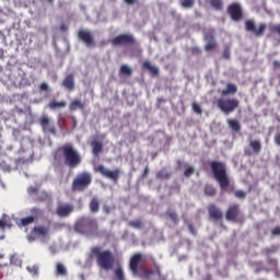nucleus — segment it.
Returning <instances> with one entry per match:
<instances>
[{
	"instance_id": "4468645a",
	"label": "nucleus",
	"mask_w": 280,
	"mask_h": 280,
	"mask_svg": "<svg viewBox=\"0 0 280 280\" xmlns=\"http://www.w3.org/2000/svg\"><path fill=\"white\" fill-rule=\"evenodd\" d=\"M241 214L240 203H231L226 209L225 217L228 221H237Z\"/></svg>"
},
{
	"instance_id": "cd10ccee",
	"label": "nucleus",
	"mask_w": 280,
	"mask_h": 280,
	"mask_svg": "<svg viewBox=\"0 0 280 280\" xmlns=\"http://www.w3.org/2000/svg\"><path fill=\"white\" fill-rule=\"evenodd\" d=\"M249 147L252 148L254 153H260L262 149L261 140L260 139L249 140Z\"/></svg>"
},
{
	"instance_id": "864d4df0",
	"label": "nucleus",
	"mask_w": 280,
	"mask_h": 280,
	"mask_svg": "<svg viewBox=\"0 0 280 280\" xmlns=\"http://www.w3.org/2000/svg\"><path fill=\"white\" fill-rule=\"evenodd\" d=\"M275 142H276V144H279V145H280V133H276V136H275Z\"/></svg>"
},
{
	"instance_id": "2eb2a0df",
	"label": "nucleus",
	"mask_w": 280,
	"mask_h": 280,
	"mask_svg": "<svg viewBox=\"0 0 280 280\" xmlns=\"http://www.w3.org/2000/svg\"><path fill=\"white\" fill-rule=\"evenodd\" d=\"M78 37L81 39L86 46H95V39L91 31L80 30L78 32Z\"/></svg>"
},
{
	"instance_id": "5fc2aeb1",
	"label": "nucleus",
	"mask_w": 280,
	"mask_h": 280,
	"mask_svg": "<svg viewBox=\"0 0 280 280\" xmlns=\"http://www.w3.org/2000/svg\"><path fill=\"white\" fill-rule=\"evenodd\" d=\"M149 173H150V168H149V166H145V168L142 173L143 177H147L149 175Z\"/></svg>"
},
{
	"instance_id": "6e6552de",
	"label": "nucleus",
	"mask_w": 280,
	"mask_h": 280,
	"mask_svg": "<svg viewBox=\"0 0 280 280\" xmlns=\"http://www.w3.org/2000/svg\"><path fill=\"white\" fill-rule=\"evenodd\" d=\"M266 28L267 24L265 23L259 24L257 28L255 20H246L245 22V30L253 33L255 37H262L266 33Z\"/></svg>"
},
{
	"instance_id": "c85d7f7f",
	"label": "nucleus",
	"mask_w": 280,
	"mask_h": 280,
	"mask_svg": "<svg viewBox=\"0 0 280 280\" xmlns=\"http://www.w3.org/2000/svg\"><path fill=\"white\" fill-rule=\"evenodd\" d=\"M237 92V85L235 83H228V86L225 90H222L221 94L222 96H228V94H236Z\"/></svg>"
},
{
	"instance_id": "20e7f679",
	"label": "nucleus",
	"mask_w": 280,
	"mask_h": 280,
	"mask_svg": "<svg viewBox=\"0 0 280 280\" xmlns=\"http://www.w3.org/2000/svg\"><path fill=\"white\" fill-rule=\"evenodd\" d=\"M74 230L81 234H98V223L92 217H80L74 223Z\"/></svg>"
},
{
	"instance_id": "0eeeda50",
	"label": "nucleus",
	"mask_w": 280,
	"mask_h": 280,
	"mask_svg": "<svg viewBox=\"0 0 280 280\" xmlns=\"http://www.w3.org/2000/svg\"><path fill=\"white\" fill-rule=\"evenodd\" d=\"M217 106L221 112L229 115L240 107V101L238 98H225L222 94L217 101Z\"/></svg>"
},
{
	"instance_id": "7c9ffc66",
	"label": "nucleus",
	"mask_w": 280,
	"mask_h": 280,
	"mask_svg": "<svg viewBox=\"0 0 280 280\" xmlns=\"http://www.w3.org/2000/svg\"><path fill=\"white\" fill-rule=\"evenodd\" d=\"M67 103L66 101H50L48 103V107H50V109H58V108H61V107H66Z\"/></svg>"
},
{
	"instance_id": "13d9d810",
	"label": "nucleus",
	"mask_w": 280,
	"mask_h": 280,
	"mask_svg": "<svg viewBox=\"0 0 280 280\" xmlns=\"http://www.w3.org/2000/svg\"><path fill=\"white\" fill-rule=\"evenodd\" d=\"M125 2L127 4H135L137 2V0H125Z\"/></svg>"
},
{
	"instance_id": "ddd939ff",
	"label": "nucleus",
	"mask_w": 280,
	"mask_h": 280,
	"mask_svg": "<svg viewBox=\"0 0 280 280\" xmlns=\"http://www.w3.org/2000/svg\"><path fill=\"white\" fill-rule=\"evenodd\" d=\"M39 125L42 126V129L45 133H52L56 136L57 129L55 125H52L48 114H43L39 116Z\"/></svg>"
},
{
	"instance_id": "de8ad7c7",
	"label": "nucleus",
	"mask_w": 280,
	"mask_h": 280,
	"mask_svg": "<svg viewBox=\"0 0 280 280\" xmlns=\"http://www.w3.org/2000/svg\"><path fill=\"white\" fill-rule=\"evenodd\" d=\"M230 57H231L230 49H229V48H225L224 51H223V58H224V59H230Z\"/></svg>"
},
{
	"instance_id": "423d86ee",
	"label": "nucleus",
	"mask_w": 280,
	"mask_h": 280,
	"mask_svg": "<svg viewBox=\"0 0 280 280\" xmlns=\"http://www.w3.org/2000/svg\"><path fill=\"white\" fill-rule=\"evenodd\" d=\"M92 180V173H89V171H82V173H78L73 178L71 189L79 191L85 190V188H89V186H91Z\"/></svg>"
},
{
	"instance_id": "dca6fc26",
	"label": "nucleus",
	"mask_w": 280,
	"mask_h": 280,
	"mask_svg": "<svg viewBox=\"0 0 280 280\" xmlns=\"http://www.w3.org/2000/svg\"><path fill=\"white\" fill-rule=\"evenodd\" d=\"M205 39L207 42V44L205 46L207 51L214 50L217 48L218 44L215 42V33H214V31H208L205 34Z\"/></svg>"
},
{
	"instance_id": "b1692460",
	"label": "nucleus",
	"mask_w": 280,
	"mask_h": 280,
	"mask_svg": "<svg viewBox=\"0 0 280 280\" xmlns=\"http://www.w3.org/2000/svg\"><path fill=\"white\" fill-rule=\"evenodd\" d=\"M84 107H85V103H82V101H80V98H74L69 104L70 112H75L78 108L79 109H84Z\"/></svg>"
},
{
	"instance_id": "79ce46f5",
	"label": "nucleus",
	"mask_w": 280,
	"mask_h": 280,
	"mask_svg": "<svg viewBox=\"0 0 280 280\" xmlns=\"http://www.w3.org/2000/svg\"><path fill=\"white\" fill-rule=\"evenodd\" d=\"M192 173H195L194 166H187V168H185L184 175H185L186 177H190V175H192Z\"/></svg>"
},
{
	"instance_id": "412c9836",
	"label": "nucleus",
	"mask_w": 280,
	"mask_h": 280,
	"mask_svg": "<svg viewBox=\"0 0 280 280\" xmlns=\"http://www.w3.org/2000/svg\"><path fill=\"white\" fill-rule=\"evenodd\" d=\"M34 222H36V217L34 215H30V217H24L22 219H20L16 224L18 226H24L25 229H27V226H30V224H34Z\"/></svg>"
},
{
	"instance_id": "5701e85b",
	"label": "nucleus",
	"mask_w": 280,
	"mask_h": 280,
	"mask_svg": "<svg viewBox=\"0 0 280 280\" xmlns=\"http://www.w3.org/2000/svg\"><path fill=\"white\" fill-rule=\"evenodd\" d=\"M37 199L39 201H45L46 203H50L52 200V197L50 192H47V190H38L37 188Z\"/></svg>"
},
{
	"instance_id": "a19ab883",
	"label": "nucleus",
	"mask_w": 280,
	"mask_h": 280,
	"mask_svg": "<svg viewBox=\"0 0 280 280\" xmlns=\"http://www.w3.org/2000/svg\"><path fill=\"white\" fill-rule=\"evenodd\" d=\"M269 31L273 34L280 35V24H270Z\"/></svg>"
},
{
	"instance_id": "a211bd4d",
	"label": "nucleus",
	"mask_w": 280,
	"mask_h": 280,
	"mask_svg": "<svg viewBox=\"0 0 280 280\" xmlns=\"http://www.w3.org/2000/svg\"><path fill=\"white\" fill-rule=\"evenodd\" d=\"M147 280H166L161 271V267H154V269H147Z\"/></svg>"
},
{
	"instance_id": "4be33fe9",
	"label": "nucleus",
	"mask_w": 280,
	"mask_h": 280,
	"mask_svg": "<svg viewBox=\"0 0 280 280\" xmlns=\"http://www.w3.org/2000/svg\"><path fill=\"white\" fill-rule=\"evenodd\" d=\"M56 277H68V269L63 262H57L55 267Z\"/></svg>"
},
{
	"instance_id": "a18cd8bd",
	"label": "nucleus",
	"mask_w": 280,
	"mask_h": 280,
	"mask_svg": "<svg viewBox=\"0 0 280 280\" xmlns=\"http://www.w3.org/2000/svg\"><path fill=\"white\" fill-rule=\"evenodd\" d=\"M39 90H40L42 92H50V88H49L48 83H42V84L39 85Z\"/></svg>"
},
{
	"instance_id": "aec40b11",
	"label": "nucleus",
	"mask_w": 280,
	"mask_h": 280,
	"mask_svg": "<svg viewBox=\"0 0 280 280\" xmlns=\"http://www.w3.org/2000/svg\"><path fill=\"white\" fill-rule=\"evenodd\" d=\"M62 86L68 90V92H73L75 89V78L74 74H67L62 80Z\"/></svg>"
},
{
	"instance_id": "052dcab7",
	"label": "nucleus",
	"mask_w": 280,
	"mask_h": 280,
	"mask_svg": "<svg viewBox=\"0 0 280 280\" xmlns=\"http://www.w3.org/2000/svg\"><path fill=\"white\" fill-rule=\"evenodd\" d=\"M158 103H159V104L165 103V98H163V96L159 97V98H158Z\"/></svg>"
},
{
	"instance_id": "603ef678",
	"label": "nucleus",
	"mask_w": 280,
	"mask_h": 280,
	"mask_svg": "<svg viewBox=\"0 0 280 280\" xmlns=\"http://www.w3.org/2000/svg\"><path fill=\"white\" fill-rule=\"evenodd\" d=\"M272 234L273 235L280 234V225H276V228H273Z\"/></svg>"
},
{
	"instance_id": "6ab92c4d",
	"label": "nucleus",
	"mask_w": 280,
	"mask_h": 280,
	"mask_svg": "<svg viewBox=\"0 0 280 280\" xmlns=\"http://www.w3.org/2000/svg\"><path fill=\"white\" fill-rule=\"evenodd\" d=\"M50 225H37V238L46 243L49 238Z\"/></svg>"
},
{
	"instance_id": "bf43d9fd",
	"label": "nucleus",
	"mask_w": 280,
	"mask_h": 280,
	"mask_svg": "<svg viewBox=\"0 0 280 280\" xmlns=\"http://www.w3.org/2000/svg\"><path fill=\"white\" fill-rule=\"evenodd\" d=\"M273 68H280V61L278 60L273 61Z\"/></svg>"
},
{
	"instance_id": "49530a36",
	"label": "nucleus",
	"mask_w": 280,
	"mask_h": 280,
	"mask_svg": "<svg viewBox=\"0 0 280 280\" xmlns=\"http://www.w3.org/2000/svg\"><path fill=\"white\" fill-rule=\"evenodd\" d=\"M27 194H28V196H34V194H36V187H34V186L28 187Z\"/></svg>"
},
{
	"instance_id": "c9c22d12",
	"label": "nucleus",
	"mask_w": 280,
	"mask_h": 280,
	"mask_svg": "<svg viewBox=\"0 0 280 280\" xmlns=\"http://www.w3.org/2000/svg\"><path fill=\"white\" fill-rule=\"evenodd\" d=\"M119 72H120V74H126L127 77H131L132 68H129V66H127V65H122V66H120Z\"/></svg>"
},
{
	"instance_id": "f8f14e48",
	"label": "nucleus",
	"mask_w": 280,
	"mask_h": 280,
	"mask_svg": "<svg viewBox=\"0 0 280 280\" xmlns=\"http://www.w3.org/2000/svg\"><path fill=\"white\" fill-rule=\"evenodd\" d=\"M228 13L234 22H240L243 19L242 4L240 2H232L228 7Z\"/></svg>"
},
{
	"instance_id": "6e6d98bb",
	"label": "nucleus",
	"mask_w": 280,
	"mask_h": 280,
	"mask_svg": "<svg viewBox=\"0 0 280 280\" xmlns=\"http://www.w3.org/2000/svg\"><path fill=\"white\" fill-rule=\"evenodd\" d=\"M39 2H42L43 4H46L48 2V4H54L55 0H39Z\"/></svg>"
},
{
	"instance_id": "7ed1b4c3",
	"label": "nucleus",
	"mask_w": 280,
	"mask_h": 280,
	"mask_svg": "<svg viewBox=\"0 0 280 280\" xmlns=\"http://www.w3.org/2000/svg\"><path fill=\"white\" fill-rule=\"evenodd\" d=\"M209 165L211 166L214 178L220 184L221 188H229L230 177L228 175L226 164L224 162H221L220 160H212L211 162H209Z\"/></svg>"
},
{
	"instance_id": "e2e57ef3",
	"label": "nucleus",
	"mask_w": 280,
	"mask_h": 280,
	"mask_svg": "<svg viewBox=\"0 0 280 280\" xmlns=\"http://www.w3.org/2000/svg\"><path fill=\"white\" fill-rule=\"evenodd\" d=\"M0 58H3V49L0 48Z\"/></svg>"
},
{
	"instance_id": "e433bc0d",
	"label": "nucleus",
	"mask_w": 280,
	"mask_h": 280,
	"mask_svg": "<svg viewBox=\"0 0 280 280\" xmlns=\"http://www.w3.org/2000/svg\"><path fill=\"white\" fill-rule=\"evenodd\" d=\"M156 176L160 177V179H168V177H171V173L167 171V168H161Z\"/></svg>"
},
{
	"instance_id": "4c0bfd02",
	"label": "nucleus",
	"mask_w": 280,
	"mask_h": 280,
	"mask_svg": "<svg viewBox=\"0 0 280 280\" xmlns=\"http://www.w3.org/2000/svg\"><path fill=\"white\" fill-rule=\"evenodd\" d=\"M217 192V189L214 188V186H211L210 184H208L207 186H205V194L209 195L210 197H213Z\"/></svg>"
},
{
	"instance_id": "f03ea898",
	"label": "nucleus",
	"mask_w": 280,
	"mask_h": 280,
	"mask_svg": "<svg viewBox=\"0 0 280 280\" xmlns=\"http://www.w3.org/2000/svg\"><path fill=\"white\" fill-rule=\"evenodd\" d=\"M90 259L96 258V264L102 270H113L115 266V256L110 249H102L100 245H94L90 249Z\"/></svg>"
},
{
	"instance_id": "c03bdc74",
	"label": "nucleus",
	"mask_w": 280,
	"mask_h": 280,
	"mask_svg": "<svg viewBox=\"0 0 280 280\" xmlns=\"http://www.w3.org/2000/svg\"><path fill=\"white\" fill-rule=\"evenodd\" d=\"M234 195L238 197V199H244L246 197L245 190H236Z\"/></svg>"
},
{
	"instance_id": "c756f323",
	"label": "nucleus",
	"mask_w": 280,
	"mask_h": 280,
	"mask_svg": "<svg viewBox=\"0 0 280 280\" xmlns=\"http://www.w3.org/2000/svg\"><path fill=\"white\" fill-rule=\"evenodd\" d=\"M228 125L233 131H241L242 125L235 118H228Z\"/></svg>"
},
{
	"instance_id": "680f3d73",
	"label": "nucleus",
	"mask_w": 280,
	"mask_h": 280,
	"mask_svg": "<svg viewBox=\"0 0 280 280\" xmlns=\"http://www.w3.org/2000/svg\"><path fill=\"white\" fill-rule=\"evenodd\" d=\"M105 212H110V208L108 206H104Z\"/></svg>"
},
{
	"instance_id": "3c124183",
	"label": "nucleus",
	"mask_w": 280,
	"mask_h": 280,
	"mask_svg": "<svg viewBox=\"0 0 280 280\" xmlns=\"http://www.w3.org/2000/svg\"><path fill=\"white\" fill-rule=\"evenodd\" d=\"M26 270H28V272H31V275H36V266L31 267H26Z\"/></svg>"
},
{
	"instance_id": "58836bf2",
	"label": "nucleus",
	"mask_w": 280,
	"mask_h": 280,
	"mask_svg": "<svg viewBox=\"0 0 280 280\" xmlns=\"http://www.w3.org/2000/svg\"><path fill=\"white\" fill-rule=\"evenodd\" d=\"M180 4L184 9H191L195 4V0H180Z\"/></svg>"
},
{
	"instance_id": "8fccbe9b",
	"label": "nucleus",
	"mask_w": 280,
	"mask_h": 280,
	"mask_svg": "<svg viewBox=\"0 0 280 280\" xmlns=\"http://www.w3.org/2000/svg\"><path fill=\"white\" fill-rule=\"evenodd\" d=\"M8 226V222L3 219L0 220V229L3 231Z\"/></svg>"
},
{
	"instance_id": "f3484780",
	"label": "nucleus",
	"mask_w": 280,
	"mask_h": 280,
	"mask_svg": "<svg viewBox=\"0 0 280 280\" xmlns=\"http://www.w3.org/2000/svg\"><path fill=\"white\" fill-rule=\"evenodd\" d=\"M208 214L209 217H211V219H214L215 221H220L221 219H223V212L221 208L215 206V203H210L208 206Z\"/></svg>"
},
{
	"instance_id": "37998d69",
	"label": "nucleus",
	"mask_w": 280,
	"mask_h": 280,
	"mask_svg": "<svg viewBox=\"0 0 280 280\" xmlns=\"http://www.w3.org/2000/svg\"><path fill=\"white\" fill-rule=\"evenodd\" d=\"M192 109L196 114H202V109L198 103H192Z\"/></svg>"
},
{
	"instance_id": "09e8293b",
	"label": "nucleus",
	"mask_w": 280,
	"mask_h": 280,
	"mask_svg": "<svg viewBox=\"0 0 280 280\" xmlns=\"http://www.w3.org/2000/svg\"><path fill=\"white\" fill-rule=\"evenodd\" d=\"M188 229H189V232H191V234H197V230L192 223L188 224Z\"/></svg>"
},
{
	"instance_id": "f704fd0d",
	"label": "nucleus",
	"mask_w": 280,
	"mask_h": 280,
	"mask_svg": "<svg viewBox=\"0 0 280 280\" xmlns=\"http://www.w3.org/2000/svg\"><path fill=\"white\" fill-rule=\"evenodd\" d=\"M167 217L173 221V223L177 224L179 223L178 214L175 212V210H167L166 211Z\"/></svg>"
},
{
	"instance_id": "bb28decb",
	"label": "nucleus",
	"mask_w": 280,
	"mask_h": 280,
	"mask_svg": "<svg viewBox=\"0 0 280 280\" xmlns=\"http://www.w3.org/2000/svg\"><path fill=\"white\" fill-rule=\"evenodd\" d=\"M89 208H90L91 212L100 211L101 201H100L98 197H92V199L90 200V203H89Z\"/></svg>"
},
{
	"instance_id": "39448f33",
	"label": "nucleus",
	"mask_w": 280,
	"mask_h": 280,
	"mask_svg": "<svg viewBox=\"0 0 280 280\" xmlns=\"http://www.w3.org/2000/svg\"><path fill=\"white\" fill-rule=\"evenodd\" d=\"M143 259V254L137 252L133 254L129 260V270L133 275V277H139V279L148 280V269L142 267L141 261Z\"/></svg>"
},
{
	"instance_id": "4d7b16f0",
	"label": "nucleus",
	"mask_w": 280,
	"mask_h": 280,
	"mask_svg": "<svg viewBox=\"0 0 280 280\" xmlns=\"http://www.w3.org/2000/svg\"><path fill=\"white\" fill-rule=\"evenodd\" d=\"M60 31H62V32L68 31L67 24H61V25H60Z\"/></svg>"
},
{
	"instance_id": "ea45409f",
	"label": "nucleus",
	"mask_w": 280,
	"mask_h": 280,
	"mask_svg": "<svg viewBox=\"0 0 280 280\" xmlns=\"http://www.w3.org/2000/svg\"><path fill=\"white\" fill-rule=\"evenodd\" d=\"M129 225L140 229L142 228L143 222L141 221V219H133L132 221H129Z\"/></svg>"
},
{
	"instance_id": "338daca9",
	"label": "nucleus",
	"mask_w": 280,
	"mask_h": 280,
	"mask_svg": "<svg viewBox=\"0 0 280 280\" xmlns=\"http://www.w3.org/2000/svg\"><path fill=\"white\" fill-rule=\"evenodd\" d=\"M207 280H211V276H209V277L207 278Z\"/></svg>"
},
{
	"instance_id": "393cba45",
	"label": "nucleus",
	"mask_w": 280,
	"mask_h": 280,
	"mask_svg": "<svg viewBox=\"0 0 280 280\" xmlns=\"http://www.w3.org/2000/svg\"><path fill=\"white\" fill-rule=\"evenodd\" d=\"M142 67L145 68V70H149V72H151V74H153L154 77H159V68L156 66H152L150 61H143Z\"/></svg>"
},
{
	"instance_id": "1a4fd4ad",
	"label": "nucleus",
	"mask_w": 280,
	"mask_h": 280,
	"mask_svg": "<svg viewBox=\"0 0 280 280\" xmlns=\"http://www.w3.org/2000/svg\"><path fill=\"white\" fill-rule=\"evenodd\" d=\"M95 171H97L98 173H102V175H104V177H108L109 179H113V182H118V179L121 175L120 168H114V171H112L110 168H106V166H104V164H98L95 167Z\"/></svg>"
},
{
	"instance_id": "a878e982",
	"label": "nucleus",
	"mask_w": 280,
	"mask_h": 280,
	"mask_svg": "<svg viewBox=\"0 0 280 280\" xmlns=\"http://www.w3.org/2000/svg\"><path fill=\"white\" fill-rule=\"evenodd\" d=\"M91 147L93 149V154L94 155H100V153L103 152V142H100L98 140H92L91 141Z\"/></svg>"
},
{
	"instance_id": "473e14b6",
	"label": "nucleus",
	"mask_w": 280,
	"mask_h": 280,
	"mask_svg": "<svg viewBox=\"0 0 280 280\" xmlns=\"http://www.w3.org/2000/svg\"><path fill=\"white\" fill-rule=\"evenodd\" d=\"M26 240L27 242H36V225H34L32 229H31V232H27L26 230Z\"/></svg>"
},
{
	"instance_id": "69168bd1",
	"label": "nucleus",
	"mask_w": 280,
	"mask_h": 280,
	"mask_svg": "<svg viewBox=\"0 0 280 280\" xmlns=\"http://www.w3.org/2000/svg\"><path fill=\"white\" fill-rule=\"evenodd\" d=\"M0 259H3V255L0 254Z\"/></svg>"
},
{
	"instance_id": "2f4dec72",
	"label": "nucleus",
	"mask_w": 280,
	"mask_h": 280,
	"mask_svg": "<svg viewBox=\"0 0 280 280\" xmlns=\"http://www.w3.org/2000/svg\"><path fill=\"white\" fill-rule=\"evenodd\" d=\"M210 5L215 9V11H222L223 10V0H209Z\"/></svg>"
},
{
	"instance_id": "72a5a7b5",
	"label": "nucleus",
	"mask_w": 280,
	"mask_h": 280,
	"mask_svg": "<svg viewBox=\"0 0 280 280\" xmlns=\"http://www.w3.org/2000/svg\"><path fill=\"white\" fill-rule=\"evenodd\" d=\"M115 279L116 280H126L124 267H116V269H115Z\"/></svg>"
},
{
	"instance_id": "9d476101",
	"label": "nucleus",
	"mask_w": 280,
	"mask_h": 280,
	"mask_svg": "<svg viewBox=\"0 0 280 280\" xmlns=\"http://www.w3.org/2000/svg\"><path fill=\"white\" fill-rule=\"evenodd\" d=\"M136 39L133 35H130L128 33H122L121 35H117L112 39L113 46H132L135 44Z\"/></svg>"
},
{
	"instance_id": "0e129e2a",
	"label": "nucleus",
	"mask_w": 280,
	"mask_h": 280,
	"mask_svg": "<svg viewBox=\"0 0 280 280\" xmlns=\"http://www.w3.org/2000/svg\"><path fill=\"white\" fill-rule=\"evenodd\" d=\"M267 253H271V249L267 248Z\"/></svg>"
},
{
	"instance_id": "f257e3e1",
	"label": "nucleus",
	"mask_w": 280,
	"mask_h": 280,
	"mask_svg": "<svg viewBox=\"0 0 280 280\" xmlns=\"http://www.w3.org/2000/svg\"><path fill=\"white\" fill-rule=\"evenodd\" d=\"M63 158V162L70 168H75L82 162L81 153L74 149L73 144L67 142L54 152V160L55 162H60Z\"/></svg>"
},
{
	"instance_id": "774afa93",
	"label": "nucleus",
	"mask_w": 280,
	"mask_h": 280,
	"mask_svg": "<svg viewBox=\"0 0 280 280\" xmlns=\"http://www.w3.org/2000/svg\"><path fill=\"white\" fill-rule=\"evenodd\" d=\"M175 13V11H172V14H174Z\"/></svg>"
},
{
	"instance_id": "9b49d317",
	"label": "nucleus",
	"mask_w": 280,
	"mask_h": 280,
	"mask_svg": "<svg viewBox=\"0 0 280 280\" xmlns=\"http://www.w3.org/2000/svg\"><path fill=\"white\" fill-rule=\"evenodd\" d=\"M55 212L58 217H70L74 212V203L59 201Z\"/></svg>"
}]
</instances>
